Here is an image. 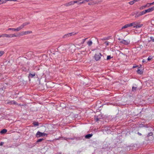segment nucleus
<instances>
[{"instance_id": "obj_1", "label": "nucleus", "mask_w": 154, "mask_h": 154, "mask_svg": "<svg viewBox=\"0 0 154 154\" xmlns=\"http://www.w3.org/2000/svg\"><path fill=\"white\" fill-rule=\"evenodd\" d=\"M47 135V134H46L44 133H42L39 131H38L36 134V137H39L43 136H45Z\"/></svg>"}, {"instance_id": "obj_2", "label": "nucleus", "mask_w": 154, "mask_h": 154, "mask_svg": "<svg viewBox=\"0 0 154 154\" xmlns=\"http://www.w3.org/2000/svg\"><path fill=\"white\" fill-rule=\"evenodd\" d=\"M130 43V41L129 40H125L123 39L120 42V43L123 44L125 45H128Z\"/></svg>"}, {"instance_id": "obj_3", "label": "nucleus", "mask_w": 154, "mask_h": 154, "mask_svg": "<svg viewBox=\"0 0 154 154\" xmlns=\"http://www.w3.org/2000/svg\"><path fill=\"white\" fill-rule=\"evenodd\" d=\"M101 56V54L100 53L95 54L94 56V57L95 60L96 61L99 60Z\"/></svg>"}, {"instance_id": "obj_4", "label": "nucleus", "mask_w": 154, "mask_h": 154, "mask_svg": "<svg viewBox=\"0 0 154 154\" xmlns=\"http://www.w3.org/2000/svg\"><path fill=\"white\" fill-rule=\"evenodd\" d=\"M76 34V33L72 32L70 33H68L64 35L63 37V38H66L67 37L71 36L72 35H74Z\"/></svg>"}, {"instance_id": "obj_5", "label": "nucleus", "mask_w": 154, "mask_h": 154, "mask_svg": "<svg viewBox=\"0 0 154 154\" xmlns=\"http://www.w3.org/2000/svg\"><path fill=\"white\" fill-rule=\"evenodd\" d=\"M154 10V6L152 7L151 8H149V9L145 10V11L146 14L147 13H149L152 11Z\"/></svg>"}, {"instance_id": "obj_6", "label": "nucleus", "mask_w": 154, "mask_h": 154, "mask_svg": "<svg viewBox=\"0 0 154 154\" xmlns=\"http://www.w3.org/2000/svg\"><path fill=\"white\" fill-rule=\"evenodd\" d=\"M8 35L9 37H8V38H13L14 37H19L18 35V33L16 34L15 33L14 34H8Z\"/></svg>"}, {"instance_id": "obj_7", "label": "nucleus", "mask_w": 154, "mask_h": 154, "mask_svg": "<svg viewBox=\"0 0 154 154\" xmlns=\"http://www.w3.org/2000/svg\"><path fill=\"white\" fill-rule=\"evenodd\" d=\"M8 103L9 104H15L16 105H18L19 106L20 105V104H18L15 101H14V100L11 101L10 102H8Z\"/></svg>"}, {"instance_id": "obj_8", "label": "nucleus", "mask_w": 154, "mask_h": 154, "mask_svg": "<svg viewBox=\"0 0 154 154\" xmlns=\"http://www.w3.org/2000/svg\"><path fill=\"white\" fill-rule=\"evenodd\" d=\"M25 35V31H22L18 33L19 37Z\"/></svg>"}, {"instance_id": "obj_9", "label": "nucleus", "mask_w": 154, "mask_h": 154, "mask_svg": "<svg viewBox=\"0 0 154 154\" xmlns=\"http://www.w3.org/2000/svg\"><path fill=\"white\" fill-rule=\"evenodd\" d=\"M149 6L148 5V4H147L143 6L140 8L139 9L140 10H143L146 7H149Z\"/></svg>"}, {"instance_id": "obj_10", "label": "nucleus", "mask_w": 154, "mask_h": 154, "mask_svg": "<svg viewBox=\"0 0 154 154\" xmlns=\"http://www.w3.org/2000/svg\"><path fill=\"white\" fill-rule=\"evenodd\" d=\"M129 27H130V26L129 23L126 24L125 25L123 26L121 28V29H126V28H128Z\"/></svg>"}, {"instance_id": "obj_11", "label": "nucleus", "mask_w": 154, "mask_h": 154, "mask_svg": "<svg viewBox=\"0 0 154 154\" xmlns=\"http://www.w3.org/2000/svg\"><path fill=\"white\" fill-rule=\"evenodd\" d=\"M130 27L133 26V27L134 26H136V25L137 24V23L136 22H134L132 23H129Z\"/></svg>"}, {"instance_id": "obj_12", "label": "nucleus", "mask_w": 154, "mask_h": 154, "mask_svg": "<svg viewBox=\"0 0 154 154\" xmlns=\"http://www.w3.org/2000/svg\"><path fill=\"white\" fill-rule=\"evenodd\" d=\"M7 30L8 31L12 30L14 32H18L17 28H9Z\"/></svg>"}, {"instance_id": "obj_13", "label": "nucleus", "mask_w": 154, "mask_h": 154, "mask_svg": "<svg viewBox=\"0 0 154 154\" xmlns=\"http://www.w3.org/2000/svg\"><path fill=\"white\" fill-rule=\"evenodd\" d=\"M146 14V13L145 12V11H143L140 12L139 14L137 16V17H139V16H142L143 14Z\"/></svg>"}, {"instance_id": "obj_14", "label": "nucleus", "mask_w": 154, "mask_h": 154, "mask_svg": "<svg viewBox=\"0 0 154 154\" xmlns=\"http://www.w3.org/2000/svg\"><path fill=\"white\" fill-rule=\"evenodd\" d=\"M8 37H9L8 34H3L0 35V38L2 37H5L8 38Z\"/></svg>"}, {"instance_id": "obj_15", "label": "nucleus", "mask_w": 154, "mask_h": 154, "mask_svg": "<svg viewBox=\"0 0 154 154\" xmlns=\"http://www.w3.org/2000/svg\"><path fill=\"white\" fill-rule=\"evenodd\" d=\"M24 27L21 25L20 26L17 28L18 32L20 31L21 29H23Z\"/></svg>"}, {"instance_id": "obj_16", "label": "nucleus", "mask_w": 154, "mask_h": 154, "mask_svg": "<svg viewBox=\"0 0 154 154\" xmlns=\"http://www.w3.org/2000/svg\"><path fill=\"white\" fill-rule=\"evenodd\" d=\"M143 26V24H140V25H136V26H134V27L135 28H140L142 27Z\"/></svg>"}, {"instance_id": "obj_17", "label": "nucleus", "mask_w": 154, "mask_h": 154, "mask_svg": "<svg viewBox=\"0 0 154 154\" xmlns=\"http://www.w3.org/2000/svg\"><path fill=\"white\" fill-rule=\"evenodd\" d=\"M32 32L31 31H25V35L31 33Z\"/></svg>"}, {"instance_id": "obj_18", "label": "nucleus", "mask_w": 154, "mask_h": 154, "mask_svg": "<svg viewBox=\"0 0 154 154\" xmlns=\"http://www.w3.org/2000/svg\"><path fill=\"white\" fill-rule=\"evenodd\" d=\"M29 24V22H25L23 23L22 25V26H23V27H25V26L27 25H28Z\"/></svg>"}, {"instance_id": "obj_19", "label": "nucleus", "mask_w": 154, "mask_h": 154, "mask_svg": "<svg viewBox=\"0 0 154 154\" xmlns=\"http://www.w3.org/2000/svg\"><path fill=\"white\" fill-rule=\"evenodd\" d=\"M92 136V134H88L87 135H86L85 136V137L86 138H89L91 137Z\"/></svg>"}, {"instance_id": "obj_20", "label": "nucleus", "mask_w": 154, "mask_h": 154, "mask_svg": "<svg viewBox=\"0 0 154 154\" xmlns=\"http://www.w3.org/2000/svg\"><path fill=\"white\" fill-rule=\"evenodd\" d=\"M97 2H91L89 3H88V5H93L97 3Z\"/></svg>"}, {"instance_id": "obj_21", "label": "nucleus", "mask_w": 154, "mask_h": 154, "mask_svg": "<svg viewBox=\"0 0 154 154\" xmlns=\"http://www.w3.org/2000/svg\"><path fill=\"white\" fill-rule=\"evenodd\" d=\"M137 72L138 74H141L143 73V72L140 70L139 68L138 69Z\"/></svg>"}, {"instance_id": "obj_22", "label": "nucleus", "mask_w": 154, "mask_h": 154, "mask_svg": "<svg viewBox=\"0 0 154 154\" xmlns=\"http://www.w3.org/2000/svg\"><path fill=\"white\" fill-rule=\"evenodd\" d=\"M87 44L89 46H90L92 45V42L91 41H89L87 42Z\"/></svg>"}, {"instance_id": "obj_23", "label": "nucleus", "mask_w": 154, "mask_h": 154, "mask_svg": "<svg viewBox=\"0 0 154 154\" xmlns=\"http://www.w3.org/2000/svg\"><path fill=\"white\" fill-rule=\"evenodd\" d=\"M7 131V130L6 129H3L1 131V133L2 134L5 133Z\"/></svg>"}, {"instance_id": "obj_24", "label": "nucleus", "mask_w": 154, "mask_h": 154, "mask_svg": "<svg viewBox=\"0 0 154 154\" xmlns=\"http://www.w3.org/2000/svg\"><path fill=\"white\" fill-rule=\"evenodd\" d=\"M29 75L30 77H31V78H32L33 77H34L35 75V73H30Z\"/></svg>"}, {"instance_id": "obj_25", "label": "nucleus", "mask_w": 154, "mask_h": 154, "mask_svg": "<svg viewBox=\"0 0 154 154\" xmlns=\"http://www.w3.org/2000/svg\"><path fill=\"white\" fill-rule=\"evenodd\" d=\"M33 124L35 126H37L38 125V122H33Z\"/></svg>"}, {"instance_id": "obj_26", "label": "nucleus", "mask_w": 154, "mask_h": 154, "mask_svg": "<svg viewBox=\"0 0 154 154\" xmlns=\"http://www.w3.org/2000/svg\"><path fill=\"white\" fill-rule=\"evenodd\" d=\"M64 5L66 7H68L70 6L69 2L65 4Z\"/></svg>"}, {"instance_id": "obj_27", "label": "nucleus", "mask_w": 154, "mask_h": 154, "mask_svg": "<svg viewBox=\"0 0 154 154\" xmlns=\"http://www.w3.org/2000/svg\"><path fill=\"white\" fill-rule=\"evenodd\" d=\"M5 3V0H0V5Z\"/></svg>"}, {"instance_id": "obj_28", "label": "nucleus", "mask_w": 154, "mask_h": 154, "mask_svg": "<svg viewBox=\"0 0 154 154\" xmlns=\"http://www.w3.org/2000/svg\"><path fill=\"white\" fill-rule=\"evenodd\" d=\"M69 2V3L70 6L73 5H74L73 1Z\"/></svg>"}, {"instance_id": "obj_29", "label": "nucleus", "mask_w": 154, "mask_h": 154, "mask_svg": "<svg viewBox=\"0 0 154 154\" xmlns=\"http://www.w3.org/2000/svg\"><path fill=\"white\" fill-rule=\"evenodd\" d=\"M82 0H75L73 1L74 4L77 3L79 1H81Z\"/></svg>"}, {"instance_id": "obj_30", "label": "nucleus", "mask_w": 154, "mask_h": 154, "mask_svg": "<svg viewBox=\"0 0 154 154\" xmlns=\"http://www.w3.org/2000/svg\"><path fill=\"white\" fill-rule=\"evenodd\" d=\"M43 140V139H42V138L39 139H38V140H37V142L38 143V142H41V141H42Z\"/></svg>"}, {"instance_id": "obj_31", "label": "nucleus", "mask_w": 154, "mask_h": 154, "mask_svg": "<svg viewBox=\"0 0 154 154\" xmlns=\"http://www.w3.org/2000/svg\"><path fill=\"white\" fill-rule=\"evenodd\" d=\"M87 39V38L83 39L82 40V41L81 42V44H83L85 42L86 40Z\"/></svg>"}, {"instance_id": "obj_32", "label": "nucleus", "mask_w": 154, "mask_h": 154, "mask_svg": "<svg viewBox=\"0 0 154 154\" xmlns=\"http://www.w3.org/2000/svg\"><path fill=\"white\" fill-rule=\"evenodd\" d=\"M18 0H5V3L7 2L8 1H13V2H16Z\"/></svg>"}, {"instance_id": "obj_33", "label": "nucleus", "mask_w": 154, "mask_h": 154, "mask_svg": "<svg viewBox=\"0 0 154 154\" xmlns=\"http://www.w3.org/2000/svg\"><path fill=\"white\" fill-rule=\"evenodd\" d=\"M4 52L3 51H0V57L2 55L4 54Z\"/></svg>"}, {"instance_id": "obj_34", "label": "nucleus", "mask_w": 154, "mask_h": 154, "mask_svg": "<svg viewBox=\"0 0 154 154\" xmlns=\"http://www.w3.org/2000/svg\"><path fill=\"white\" fill-rule=\"evenodd\" d=\"M153 134L152 132L149 133L147 135V137H149V136H151Z\"/></svg>"}, {"instance_id": "obj_35", "label": "nucleus", "mask_w": 154, "mask_h": 154, "mask_svg": "<svg viewBox=\"0 0 154 154\" xmlns=\"http://www.w3.org/2000/svg\"><path fill=\"white\" fill-rule=\"evenodd\" d=\"M129 3L130 5H132L134 4L133 1L129 2Z\"/></svg>"}, {"instance_id": "obj_36", "label": "nucleus", "mask_w": 154, "mask_h": 154, "mask_svg": "<svg viewBox=\"0 0 154 154\" xmlns=\"http://www.w3.org/2000/svg\"><path fill=\"white\" fill-rule=\"evenodd\" d=\"M147 4H148V5L149 6V7L150 5H152L154 4V2L152 3H147Z\"/></svg>"}, {"instance_id": "obj_37", "label": "nucleus", "mask_w": 154, "mask_h": 154, "mask_svg": "<svg viewBox=\"0 0 154 154\" xmlns=\"http://www.w3.org/2000/svg\"><path fill=\"white\" fill-rule=\"evenodd\" d=\"M111 58L110 56H108L107 57V60H109Z\"/></svg>"}, {"instance_id": "obj_38", "label": "nucleus", "mask_w": 154, "mask_h": 154, "mask_svg": "<svg viewBox=\"0 0 154 154\" xmlns=\"http://www.w3.org/2000/svg\"><path fill=\"white\" fill-rule=\"evenodd\" d=\"M152 59V57H150V56H149L148 57L147 60H150L151 59Z\"/></svg>"}, {"instance_id": "obj_39", "label": "nucleus", "mask_w": 154, "mask_h": 154, "mask_svg": "<svg viewBox=\"0 0 154 154\" xmlns=\"http://www.w3.org/2000/svg\"><path fill=\"white\" fill-rule=\"evenodd\" d=\"M136 88H137L135 87H133L132 89V91H134V90H135L136 89Z\"/></svg>"}, {"instance_id": "obj_40", "label": "nucleus", "mask_w": 154, "mask_h": 154, "mask_svg": "<svg viewBox=\"0 0 154 154\" xmlns=\"http://www.w3.org/2000/svg\"><path fill=\"white\" fill-rule=\"evenodd\" d=\"M151 40L153 42H154V38H153V37H151Z\"/></svg>"}, {"instance_id": "obj_41", "label": "nucleus", "mask_w": 154, "mask_h": 154, "mask_svg": "<svg viewBox=\"0 0 154 154\" xmlns=\"http://www.w3.org/2000/svg\"><path fill=\"white\" fill-rule=\"evenodd\" d=\"M4 143V142H2L1 143H0V145L1 146H2Z\"/></svg>"}, {"instance_id": "obj_42", "label": "nucleus", "mask_w": 154, "mask_h": 154, "mask_svg": "<svg viewBox=\"0 0 154 154\" xmlns=\"http://www.w3.org/2000/svg\"><path fill=\"white\" fill-rule=\"evenodd\" d=\"M104 43L106 45H108L109 44V43L107 42H105Z\"/></svg>"}, {"instance_id": "obj_43", "label": "nucleus", "mask_w": 154, "mask_h": 154, "mask_svg": "<svg viewBox=\"0 0 154 154\" xmlns=\"http://www.w3.org/2000/svg\"><path fill=\"white\" fill-rule=\"evenodd\" d=\"M137 65H136L135 66H134L133 67V68H135V67H137Z\"/></svg>"}, {"instance_id": "obj_44", "label": "nucleus", "mask_w": 154, "mask_h": 154, "mask_svg": "<svg viewBox=\"0 0 154 154\" xmlns=\"http://www.w3.org/2000/svg\"><path fill=\"white\" fill-rule=\"evenodd\" d=\"M137 134H138V135H142V134L141 133H140L139 132H138Z\"/></svg>"}, {"instance_id": "obj_45", "label": "nucleus", "mask_w": 154, "mask_h": 154, "mask_svg": "<svg viewBox=\"0 0 154 154\" xmlns=\"http://www.w3.org/2000/svg\"><path fill=\"white\" fill-rule=\"evenodd\" d=\"M140 0H134V1L135 2H138Z\"/></svg>"}, {"instance_id": "obj_46", "label": "nucleus", "mask_w": 154, "mask_h": 154, "mask_svg": "<svg viewBox=\"0 0 154 154\" xmlns=\"http://www.w3.org/2000/svg\"><path fill=\"white\" fill-rule=\"evenodd\" d=\"M146 62V60H143V61H142V62L143 63H144V62Z\"/></svg>"}, {"instance_id": "obj_47", "label": "nucleus", "mask_w": 154, "mask_h": 154, "mask_svg": "<svg viewBox=\"0 0 154 154\" xmlns=\"http://www.w3.org/2000/svg\"><path fill=\"white\" fill-rule=\"evenodd\" d=\"M96 119V120L97 121H98V120H99V119H97V118Z\"/></svg>"}, {"instance_id": "obj_48", "label": "nucleus", "mask_w": 154, "mask_h": 154, "mask_svg": "<svg viewBox=\"0 0 154 154\" xmlns=\"http://www.w3.org/2000/svg\"><path fill=\"white\" fill-rule=\"evenodd\" d=\"M133 1L134 2V3H135L136 2H135L134 1V0H133Z\"/></svg>"}, {"instance_id": "obj_49", "label": "nucleus", "mask_w": 154, "mask_h": 154, "mask_svg": "<svg viewBox=\"0 0 154 154\" xmlns=\"http://www.w3.org/2000/svg\"><path fill=\"white\" fill-rule=\"evenodd\" d=\"M61 154V153L60 152H59V153H58L57 154Z\"/></svg>"}, {"instance_id": "obj_50", "label": "nucleus", "mask_w": 154, "mask_h": 154, "mask_svg": "<svg viewBox=\"0 0 154 154\" xmlns=\"http://www.w3.org/2000/svg\"><path fill=\"white\" fill-rule=\"evenodd\" d=\"M118 39L120 40L121 39H120V38H119Z\"/></svg>"}]
</instances>
